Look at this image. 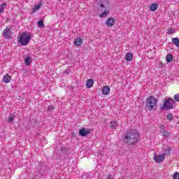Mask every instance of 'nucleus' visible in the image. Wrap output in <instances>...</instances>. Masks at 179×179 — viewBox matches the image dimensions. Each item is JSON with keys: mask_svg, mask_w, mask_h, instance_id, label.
<instances>
[{"mask_svg": "<svg viewBox=\"0 0 179 179\" xmlns=\"http://www.w3.org/2000/svg\"><path fill=\"white\" fill-rule=\"evenodd\" d=\"M48 110L49 111H52V110H54V106H49L48 107Z\"/></svg>", "mask_w": 179, "mask_h": 179, "instance_id": "obj_30", "label": "nucleus"}, {"mask_svg": "<svg viewBox=\"0 0 179 179\" xmlns=\"http://www.w3.org/2000/svg\"><path fill=\"white\" fill-rule=\"evenodd\" d=\"M110 14V10H106L99 15V17H107V15Z\"/></svg>", "mask_w": 179, "mask_h": 179, "instance_id": "obj_16", "label": "nucleus"}, {"mask_svg": "<svg viewBox=\"0 0 179 179\" xmlns=\"http://www.w3.org/2000/svg\"><path fill=\"white\" fill-rule=\"evenodd\" d=\"M41 6H43V0H40L38 3L35 5L34 8L32 9V13H36Z\"/></svg>", "mask_w": 179, "mask_h": 179, "instance_id": "obj_9", "label": "nucleus"}, {"mask_svg": "<svg viewBox=\"0 0 179 179\" xmlns=\"http://www.w3.org/2000/svg\"><path fill=\"white\" fill-rule=\"evenodd\" d=\"M11 79L12 78L10 77V76L9 74H6L3 76V81L4 82V83H9Z\"/></svg>", "mask_w": 179, "mask_h": 179, "instance_id": "obj_13", "label": "nucleus"}, {"mask_svg": "<svg viewBox=\"0 0 179 179\" xmlns=\"http://www.w3.org/2000/svg\"><path fill=\"white\" fill-rule=\"evenodd\" d=\"M165 131H166V127L164 126V124H160L159 125V132H160V134L164 133Z\"/></svg>", "mask_w": 179, "mask_h": 179, "instance_id": "obj_20", "label": "nucleus"}, {"mask_svg": "<svg viewBox=\"0 0 179 179\" xmlns=\"http://www.w3.org/2000/svg\"><path fill=\"white\" fill-rule=\"evenodd\" d=\"M157 99H156L155 96H148L146 101V108L149 110V111H152V110H156V108H157Z\"/></svg>", "mask_w": 179, "mask_h": 179, "instance_id": "obj_2", "label": "nucleus"}, {"mask_svg": "<svg viewBox=\"0 0 179 179\" xmlns=\"http://www.w3.org/2000/svg\"><path fill=\"white\" fill-rule=\"evenodd\" d=\"M162 134V136H164V138H169L170 135H171V133L170 131H167L166 130Z\"/></svg>", "mask_w": 179, "mask_h": 179, "instance_id": "obj_21", "label": "nucleus"}, {"mask_svg": "<svg viewBox=\"0 0 179 179\" xmlns=\"http://www.w3.org/2000/svg\"><path fill=\"white\" fill-rule=\"evenodd\" d=\"M100 8H104V4L103 3H101L100 4Z\"/></svg>", "mask_w": 179, "mask_h": 179, "instance_id": "obj_33", "label": "nucleus"}, {"mask_svg": "<svg viewBox=\"0 0 179 179\" xmlns=\"http://www.w3.org/2000/svg\"><path fill=\"white\" fill-rule=\"evenodd\" d=\"M13 34V31L10 30V28L6 27V28L3 31L2 36L3 38L6 40H9L12 38V35Z\"/></svg>", "mask_w": 179, "mask_h": 179, "instance_id": "obj_4", "label": "nucleus"}, {"mask_svg": "<svg viewBox=\"0 0 179 179\" xmlns=\"http://www.w3.org/2000/svg\"><path fill=\"white\" fill-rule=\"evenodd\" d=\"M94 85V80H93V79H89L87 80L86 86L87 89H90V87H93Z\"/></svg>", "mask_w": 179, "mask_h": 179, "instance_id": "obj_10", "label": "nucleus"}, {"mask_svg": "<svg viewBox=\"0 0 179 179\" xmlns=\"http://www.w3.org/2000/svg\"><path fill=\"white\" fill-rule=\"evenodd\" d=\"M173 179H179V173L178 172H176L173 174Z\"/></svg>", "mask_w": 179, "mask_h": 179, "instance_id": "obj_27", "label": "nucleus"}, {"mask_svg": "<svg viewBox=\"0 0 179 179\" xmlns=\"http://www.w3.org/2000/svg\"><path fill=\"white\" fill-rule=\"evenodd\" d=\"M1 1H4V0H1Z\"/></svg>", "mask_w": 179, "mask_h": 179, "instance_id": "obj_34", "label": "nucleus"}, {"mask_svg": "<svg viewBox=\"0 0 179 179\" xmlns=\"http://www.w3.org/2000/svg\"><path fill=\"white\" fill-rule=\"evenodd\" d=\"M38 27H44V21H43V20H40L38 22Z\"/></svg>", "mask_w": 179, "mask_h": 179, "instance_id": "obj_24", "label": "nucleus"}, {"mask_svg": "<svg viewBox=\"0 0 179 179\" xmlns=\"http://www.w3.org/2000/svg\"><path fill=\"white\" fill-rule=\"evenodd\" d=\"M157 8H159L157 3H153L150 7V10H151V12H155V10H157Z\"/></svg>", "mask_w": 179, "mask_h": 179, "instance_id": "obj_14", "label": "nucleus"}, {"mask_svg": "<svg viewBox=\"0 0 179 179\" xmlns=\"http://www.w3.org/2000/svg\"><path fill=\"white\" fill-rule=\"evenodd\" d=\"M174 100H176V101H179V94L174 96Z\"/></svg>", "mask_w": 179, "mask_h": 179, "instance_id": "obj_29", "label": "nucleus"}, {"mask_svg": "<svg viewBox=\"0 0 179 179\" xmlns=\"http://www.w3.org/2000/svg\"><path fill=\"white\" fill-rule=\"evenodd\" d=\"M172 43L176 45V47H179V38H174L172 39Z\"/></svg>", "mask_w": 179, "mask_h": 179, "instance_id": "obj_18", "label": "nucleus"}, {"mask_svg": "<svg viewBox=\"0 0 179 179\" xmlns=\"http://www.w3.org/2000/svg\"><path fill=\"white\" fill-rule=\"evenodd\" d=\"M166 159V155L162 154V155H157L154 157V160L158 163L160 164L162 162H164V159Z\"/></svg>", "mask_w": 179, "mask_h": 179, "instance_id": "obj_6", "label": "nucleus"}, {"mask_svg": "<svg viewBox=\"0 0 179 179\" xmlns=\"http://www.w3.org/2000/svg\"><path fill=\"white\" fill-rule=\"evenodd\" d=\"M24 64L26 66H30V64H31V57H27L24 59Z\"/></svg>", "mask_w": 179, "mask_h": 179, "instance_id": "obj_15", "label": "nucleus"}, {"mask_svg": "<svg viewBox=\"0 0 179 179\" xmlns=\"http://www.w3.org/2000/svg\"><path fill=\"white\" fill-rule=\"evenodd\" d=\"M171 61H173V55L168 54L166 55V62H171Z\"/></svg>", "mask_w": 179, "mask_h": 179, "instance_id": "obj_19", "label": "nucleus"}, {"mask_svg": "<svg viewBox=\"0 0 179 179\" xmlns=\"http://www.w3.org/2000/svg\"><path fill=\"white\" fill-rule=\"evenodd\" d=\"M125 59L126 61H132V59H134V55H132V53H127Z\"/></svg>", "mask_w": 179, "mask_h": 179, "instance_id": "obj_17", "label": "nucleus"}, {"mask_svg": "<svg viewBox=\"0 0 179 179\" xmlns=\"http://www.w3.org/2000/svg\"><path fill=\"white\" fill-rule=\"evenodd\" d=\"M15 120V117H13V115H10L8 117V122H12Z\"/></svg>", "mask_w": 179, "mask_h": 179, "instance_id": "obj_28", "label": "nucleus"}, {"mask_svg": "<svg viewBox=\"0 0 179 179\" xmlns=\"http://www.w3.org/2000/svg\"><path fill=\"white\" fill-rule=\"evenodd\" d=\"M139 139H141L139 133L136 129L128 130L124 133L123 137L124 143H128V145H134Z\"/></svg>", "mask_w": 179, "mask_h": 179, "instance_id": "obj_1", "label": "nucleus"}, {"mask_svg": "<svg viewBox=\"0 0 179 179\" xmlns=\"http://www.w3.org/2000/svg\"><path fill=\"white\" fill-rule=\"evenodd\" d=\"M74 44L79 47V45H82L83 44V41L81 39V38H77L74 40Z\"/></svg>", "mask_w": 179, "mask_h": 179, "instance_id": "obj_11", "label": "nucleus"}, {"mask_svg": "<svg viewBox=\"0 0 179 179\" xmlns=\"http://www.w3.org/2000/svg\"><path fill=\"white\" fill-rule=\"evenodd\" d=\"M108 179H114V177H113V175H108Z\"/></svg>", "mask_w": 179, "mask_h": 179, "instance_id": "obj_32", "label": "nucleus"}, {"mask_svg": "<svg viewBox=\"0 0 179 179\" xmlns=\"http://www.w3.org/2000/svg\"><path fill=\"white\" fill-rule=\"evenodd\" d=\"M30 40H31V36L29 32H22L18 37V43L21 45H27L30 43Z\"/></svg>", "mask_w": 179, "mask_h": 179, "instance_id": "obj_3", "label": "nucleus"}, {"mask_svg": "<svg viewBox=\"0 0 179 179\" xmlns=\"http://www.w3.org/2000/svg\"><path fill=\"white\" fill-rule=\"evenodd\" d=\"M90 132H91L90 129L82 128L79 131V135H80V136H87V135L90 134Z\"/></svg>", "mask_w": 179, "mask_h": 179, "instance_id": "obj_8", "label": "nucleus"}, {"mask_svg": "<svg viewBox=\"0 0 179 179\" xmlns=\"http://www.w3.org/2000/svg\"><path fill=\"white\" fill-rule=\"evenodd\" d=\"M166 120H169V121L173 120V115L171 113H169L166 115Z\"/></svg>", "mask_w": 179, "mask_h": 179, "instance_id": "obj_25", "label": "nucleus"}, {"mask_svg": "<svg viewBox=\"0 0 179 179\" xmlns=\"http://www.w3.org/2000/svg\"><path fill=\"white\" fill-rule=\"evenodd\" d=\"M115 23V20L113 17H110L106 20V25L107 26V27H113Z\"/></svg>", "mask_w": 179, "mask_h": 179, "instance_id": "obj_7", "label": "nucleus"}, {"mask_svg": "<svg viewBox=\"0 0 179 179\" xmlns=\"http://www.w3.org/2000/svg\"><path fill=\"white\" fill-rule=\"evenodd\" d=\"M108 93H110V87L106 85L102 88V94L107 96Z\"/></svg>", "mask_w": 179, "mask_h": 179, "instance_id": "obj_12", "label": "nucleus"}, {"mask_svg": "<svg viewBox=\"0 0 179 179\" xmlns=\"http://www.w3.org/2000/svg\"><path fill=\"white\" fill-rule=\"evenodd\" d=\"M173 104H174V99L169 98L165 100L164 103V110H171L173 108Z\"/></svg>", "mask_w": 179, "mask_h": 179, "instance_id": "obj_5", "label": "nucleus"}, {"mask_svg": "<svg viewBox=\"0 0 179 179\" xmlns=\"http://www.w3.org/2000/svg\"><path fill=\"white\" fill-rule=\"evenodd\" d=\"M6 5H7L6 3H3L0 5V13H2L3 12V9L6 8Z\"/></svg>", "mask_w": 179, "mask_h": 179, "instance_id": "obj_23", "label": "nucleus"}, {"mask_svg": "<svg viewBox=\"0 0 179 179\" xmlns=\"http://www.w3.org/2000/svg\"><path fill=\"white\" fill-rule=\"evenodd\" d=\"M165 155H170V147H166L165 148Z\"/></svg>", "mask_w": 179, "mask_h": 179, "instance_id": "obj_26", "label": "nucleus"}, {"mask_svg": "<svg viewBox=\"0 0 179 179\" xmlns=\"http://www.w3.org/2000/svg\"><path fill=\"white\" fill-rule=\"evenodd\" d=\"M168 33H169V34H173V29H169L168 30Z\"/></svg>", "mask_w": 179, "mask_h": 179, "instance_id": "obj_31", "label": "nucleus"}, {"mask_svg": "<svg viewBox=\"0 0 179 179\" xmlns=\"http://www.w3.org/2000/svg\"><path fill=\"white\" fill-rule=\"evenodd\" d=\"M117 125H118V124L116 121H112L110 122V127L111 129H114L115 127H117Z\"/></svg>", "mask_w": 179, "mask_h": 179, "instance_id": "obj_22", "label": "nucleus"}]
</instances>
